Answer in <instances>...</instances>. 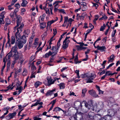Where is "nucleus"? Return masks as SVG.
Returning a JSON list of instances; mask_svg holds the SVG:
<instances>
[{
    "instance_id": "5",
    "label": "nucleus",
    "mask_w": 120,
    "mask_h": 120,
    "mask_svg": "<svg viewBox=\"0 0 120 120\" xmlns=\"http://www.w3.org/2000/svg\"><path fill=\"white\" fill-rule=\"evenodd\" d=\"M25 44L21 40L16 41L15 45L17 46V47L19 49H22L24 45Z\"/></svg>"
},
{
    "instance_id": "51",
    "label": "nucleus",
    "mask_w": 120,
    "mask_h": 120,
    "mask_svg": "<svg viewBox=\"0 0 120 120\" xmlns=\"http://www.w3.org/2000/svg\"><path fill=\"white\" fill-rule=\"evenodd\" d=\"M116 32V30H114L112 32L111 36L112 37H113L115 35V34Z\"/></svg>"
},
{
    "instance_id": "26",
    "label": "nucleus",
    "mask_w": 120,
    "mask_h": 120,
    "mask_svg": "<svg viewBox=\"0 0 120 120\" xmlns=\"http://www.w3.org/2000/svg\"><path fill=\"white\" fill-rule=\"evenodd\" d=\"M5 21L6 22L5 25L6 26H8L11 23L10 19L8 18H6L5 19Z\"/></svg>"
},
{
    "instance_id": "47",
    "label": "nucleus",
    "mask_w": 120,
    "mask_h": 120,
    "mask_svg": "<svg viewBox=\"0 0 120 120\" xmlns=\"http://www.w3.org/2000/svg\"><path fill=\"white\" fill-rule=\"evenodd\" d=\"M79 70H76L75 71V73H76L77 77L78 78H80V76L79 75Z\"/></svg>"
},
{
    "instance_id": "54",
    "label": "nucleus",
    "mask_w": 120,
    "mask_h": 120,
    "mask_svg": "<svg viewBox=\"0 0 120 120\" xmlns=\"http://www.w3.org/2000/svg\"><path fill=\"white\" fill-rule=\"evenodd\" d=\"M14 5H12V4L11 3V4L9 5L8 6V9L9 10H11L13 9L12 8H11L12 6Z\"/></svg>"
},
{
    "instance_id": "32",
    "label": "nucleus",
    "mask_w": 120,
    "mask_h": 120,
    "mask_svg": "<svg viewBox=\"0 0 120 120\" xmlns=\"http://www.w3.org/2000/svg\"><path fill=\"white\" fill-rule=\"evenodd\" d=\"M57 19L56 20H51L49 22H47V25L48 26H50L53 23V22H54L57 20L58 19V18L57 17H56Z\"/></svg>"
},
{
    "instance_id": "25",
    "label": "nucleus",
    "mask_w": 120,
    "mask_h": 120,
    "mask_svg": "<svg viewBox=\"0 0 120 120\" xmlns=\"http://www.w3.org/2000/svg\"><path fill=\"white\" fill-rule=\"evenodd\" d=\"M26 37L24 36L23 35L22 36V37L21 38L22 40L21 41H22V42L25 44L26 43Z\"/></svg>"
},
{
    "instance_id": "8",
    "label": "nucleus",
    "mask_w": 120,
    "mask_h": 120,
    "mask_svg": "<svg viewBox=\"0 0 120 120\" xmlns=\"http://www.w3.org/2000/svg\"><path fill=\"white\" fill-rule=\"evenodd\" d=\"M5 61L7 62L8 63L7 66V69L6 71H8L9 69L10 66V58H9V59L8 58V56H6L5 58Z\"/></svg>"
},
{
    "instance_id": "3",
    "label": "nucleus",
    "mask_w": 120,
    "mask_h": 120,
    "mask_svg": "<svg viewBox=\"0 0 120 120\" xmlns=\"http://www.w3.org/2000/svg\"><path fill=\"white\" fill-rule=\"evenodd\" d=\"M17 49L18 47L17 46H16V45H15L13 47L11 50L6 56H8V58L9 59V58H11L12 55L13 54V53H16Z\"/></svg>"
},
{
    "instance_id": "40",
    "label": "nucleus",
    "mask_w": 120,
    "mask_h": 120,
    "mask_svg": "<svg viewBox=\"0 0 120 120\" xmlns=\"http://www.w3.org/2000/svg\"><path fill=\"white\" fill-rule=\"evenodd\" d=\"M27 71L26 69V68H24L22 72V75H26L27 74Z\"/></svg>"
},
{
    "instance_id": "46",
    "label": "nucleus",
    "mask_w": 120,
    "mask_h": 120,
    "mask_svg": "<svg viewBox=\"0 0 120 120\" xmlns=\"http://www.w3.org/2000/svg\"><path fill=\"white\" fill-rule=\"evenodd\" d=\"M39 116H36L34 117V120H41V118H38Z\"/></svg>"
},
{
    "instance_id": "16",
    "label": "nucleus",
    "mask_w": 120,
    "mask_h": 120,
    "mask_svg": "<svg viewBox=\"0 0 120 120\" xmlns=\"http://www.w3.org/2000/svg\"><path fill=\"white\" fill-rule=\"evenodd\" d=\"M111 119V117L109 115H106L104 117L101 118V120H110Z\"/></svg>"
},
{
    "instance_id": "2",
    "label": "nucleus",
    "mask_w": 120,
    "mask_h": 120,
    "mask_svg": "<svg viewBox=\"0 0 120 120\" xmlns=\"http://www.w3.org/2000/svg\"><path fill=\"white\" fill-rule=\"evenodd\" d=\"M96 76V75L91 73L90 74H86L83 75H82L81 76V77L83 78L86 79L87 80L86 82L87 83H92L93 82L92 80Z\"/></svg>"
},
{
    "instance_id": "4",
    "label": "nucleus",
    "mask_w": 120,
    "mask_h": 120,
    "mask_svg": "<svg viewBox=\"0 0 120 120\" xmlns=\"http://www.w3.org/2000/svg\"><path fill=\"white\" fill-rule=\"evenodd\" d=\"M60 79V78H57L56 77H55L54 78V79H52L51 77H47V80L48 81V86H49L52 84H53L55 81L56 80H59Z\"/></svg>"
},
{
    "instance_id": "36",
    "label": "nucleus",
    "mask_w": 120,
    "mask_h": 120,
    "mask_svg": "<svg viewBox=\"0 0 120 120\" xmlns=\"http://www.w3.org/2000/svg\"><path fill=\"white\" fill-rule=\"evenodd\" d=\"M45 16H43V15H42V16H40V17L39 18V22L40 23L41 22V20L42 21H43L44 20V19L45 18Z\"/></svg>"
},
{
    "instance_id": "53",
    "label": "nucleus",
    "mask_w": 120,
    "mask_h": 120,
    "mask_svg": "<svg viewBox=\"0 0 120 120\" xmlns=\"http://www.w3.org/2000/svg\"><path fill=\"white\" fill-rule=\"evenodd\" d=\"M9 35L8 34V42L7 43V44H9V46H10V38H9Z\"/></svg>"
},
{
    "instance_id": "60",
    "label": "nucleus",
    "mask_w": 120,
    "mask_h": 120,
    "mask_svg": "<svg viewBox=\"0 0 120 120\" xmlns=\"http://www.w3.org/2000/svg\"><path fill=\"white\" fill-rule=\"evenodd\" d=\"M15 7H17V8H19L20 7V5L18 3H17L15 4Z\"/></svg>"
},
{
    "instance_id": "41",
    "label": "nucleus",
    "mask_w": 120,
    "mask_h": 120,
    "mask_svg": "<svg viewBox=\"0 0 120 120\" xmlns=\"http://www.w3.org/2000/svg\"><path fill=\"white\" fill-rule=\"evenodd\" d=\"M106 27V25L105 24H103V26H102L100 29V31H103L105 29Z\"/></svg>"
},
{
    "instance_id": "44",
    "label": "nucleus",
    "mask_w": 120,
    "mask_h": 120,
    "mask_svg": "<svg viewBox=\"0 0 120 120\" xmlns=\"http://www.w3.org/2000/svg\"><path fill=\"white\" fill-rule=\"evenodd\" d=\"M17 62L15 61H13L11 64V68L13 69L14 67V66L15 64Z\"/></svg>"
},
{
    "instance_id": "6",
    "label": "nucleus",
    "mask_w": 120,
    "mask_h": 120,
    "mask_svg": "<svg viewBox=\"0 0 120 120\" xmlns=\"http://www.w3.org/2000/svg\"><path fill=\"white\" fill-rule=\"evenodd\" d=\"M5 13V11H3L0 14V24H4V22L3 20V19L5 17L4 16Z\"/></svg>"
},
{
    "instance_id": "38",
    "label": "nucleus",
    "mask_w": 120,
    "mask_h": 120,
    "mask_svg": "<svg viewBox=\"0 0 120 120\" xmlns=\"http://www.w3.org/2000/svg\"><path fill=\"white\" fill-rule=\"evenodd\" d=\"M3 62L4 63V65L3 66L1 70V71H3L4 68L6 66V61L5 60V57L3 59Z\"/></svg>"
},
{
    "instance_id": "61",
    "label": "nucleus",
    "mask_w": 120,
    "mask_h": 120,
    "mask_svg": "<svg viewBox=\"0 0 120 120\" xmlns=\"http://www.w3.org/2000/svg\"><path fill=\"white\" fill-rule=\"evenodd\" d=\"M18 0H12L11 2L12 5H14L15 3Z\"/></svg>"
},
{
    "instance_id": "28",
    "label": "nucleus",
    "mask_w": 120,
    "mask_h": 120,
    "mask_svg": "<svg viewBox=\"0 0 120 120\" xmlns=\"http://www.w3.org/2000/svg\"><path fill=\"white\" fill-rule=\"evenodd\" d=\"M87 91V90L85 88L83 89L82 90V94L81 97H84L85 96V94Z\"/></svg>"
},
{
    "instance_id": "59",
    "label": "nucleus",
    "mask_w": 120,
    "mask_h": 120,
    "mask_svg": "<svg viewBox=\"0 0 120 120\" xmlns=\"http://www.w3.org/2000/svg\"><path fill=\"white\" fill-rule=\"evenodd\" d=\"M40 101L38 100L37 101V102L36 103H37V105L38 104L40 105H42L43 103L42 102H39Z\"/></svg>"
},
{
    "instance_id": "23",
    "label": "nucleus",
    "mask_w": 120,
    "mask_h": 120,
    "mask_svg": "<svg viewBox=\"0 0 120 120\" xmlns=\"http://www.w3.org/2000/svg\"><path fill=\"white\" fill-rule=\"evenodd\" d=\"M60 110H61L63 112H64V111L58 107H56L55 108L53 109V111L57 112V111H59Z\"/></svg>"
},
{
    "instance_id": "19",
    "label": "nucleus",
    "mask_w": 120,
    "mask_h": 120,
    "mask_svg": "<svg viewBox=\"0 0 120 120\" xmlns=\"http://www.w3.org/2000/svg\"><path fill=\"white\" fill-rule=\"evenodd\" d=\"M115 57V56L113 55H112L110 57V59L108 61V63H109L110 62H112Z\"/></svg>"
},
{
    "instance_id": "62",
    "label": "nucleus",
    "mask_w": 120,
    "mask_h": 120,
    "mask_svg": "<svg viewBox=\"0 0 120 120\" xmlns=\"http://www.w3.org/2000/svg\"><path fill=\"white\" fill-rule=\"evenodd\" d=\"M14 12L11 13L10 14L11 17L12 18H13L14 16Z\"/></svg>"
},
{
    "instance_id": "37",
    "label": "nucleus",
    "mask_w": 120,
    "mask_h": 120,
    "mask_svg": "<svg viewBox=\"0 0 120 120\" xmlns=\"http://www.w3.org/2000/svg\"><path fill=\"white\" fill-rule=\"evenodd\" d=\"M34 61H33L32 63L31 64V68L32 70L33 71H34L36 69V67H35L34 65Z\"/></svg>"
},
{
    "instance_id": "17",
    "label": "nucleus",
    "mask_w": 120,
    "mask_h": 120,
    "mask_svg": "<svg viewBox=\"0 0 120 120\" xmlns=\"http://www.w3.org/2000/svg\"><path fill=\"white\" fill-rule=\"evenodd\" d=\"M94 115V113L92 112H89L88 115V117H89V119H93Z\"/></svg>"
},
{
    "instance_id": "7",
    "label": "nucleus",
    "mask_w": 120,
    "mask_h": 120,
    "mask_svg": "<svg viewBox=\"0 0 120 120\" xmlns=\"http://www.w3.org/2000/svg\"><path fill=\"white\" fill-rule=\"evenodd\" d=\"M22 18L20 16H18L17 18V25L15 26H16V28H18L17 27L19 26L20 25H21L22 24H23L22 23L21 24H20L21 23V22Z\"/></svg>"
},
{
    "instance_id": "22",
    "label": "nucleus",
    "mask_w": 120,
    "mask_h": 120,
    "mask_svg": "<svg viewBox=\"0 0 120 120\" xmlns=\"http://www.w3.org/2000/svg\"><path fill=\"white\" fill-rule=\"evenodd\" d=\"M30 33V30L28 29L25 30L24 32V35L25 36L27 37Z\"/></svg>"
},
{
    "instance_id": "29",
    "label": "nucleus",
    "mask_w": 120,
    "mask_h": 120,
    "mask_svg": "<svg viewBox=\"0 0 120 120\" xmlns=\"http://www.w3.org/2000/svg\"><path fill=\"white\" fill-rule=\"evenodd\" d=\"M27 3V2L26 0H22V3L21 4V6L23 7L26 6Z\"/></svg>"
},
{
    "instance_id": "1",
    "label": "nucleus",
    "mask_w": 120,
    "mask_h": 120,
    "mask_svg": "<svg viewBox=\"0 0 120 120\" xmlns=\"http://www.w3.org/2000/svg\"><path fill=\"white\" fill-rule=\"evenodd\" d=\"M24 26V24L22 23L19 27L16 28V26H15L14 28L13 32H15V36L16 41L19 40V39L21 38L20 33L22 30Z\"/></svg>"
},
{
    "instance_id": "55",
    "label": "nucleus",
    "mask_w": 120,
    "mask_h": 120,
    "mask_svg": "<svg viewBox=\"0 0 120 120\" xmlns=\"http://www.w3.org/2000/svg\"><path fill=\"white\" fill-rule=\"evenodd\" d=\"M59 11L63 14H66V13L65 12L64 10V9H60L59 10Z\"/></svg>"
},
{
    "instance_id": "13",
    "label": "nucleus",
    "mask_w": 120,
    "mask_h": 120,
    "mask_svg": "<svg viewBox=\"0 0 120 120\" xmlns=\"http://www.w3.org/2000/svg\"><path fill=\"white\" fill-rule=\"evenodd\" d=\"M97 50H99L101 52L105 51L106 49V48L105 46H100L99 45H98L97 46Z\"/></svg>"
},
{
    "instance_id": "33",
    "label": "nucleus",
    "mask_w": 120,
    "mask_h": 120,
    "mask_svg": "<svg viewBox=\"0 0 120 120\" xmlns=\"http://www.w3.org/2000/svg\"><path fill=\"white\" fill-rule=\"evenodd\" d=\"M40 23V28L41 29H43L44 28H45L46 26V23Z\"/></svg>"
},
{
    "instance_id": "10",
    "label": "nucleus",
    "mask_w": 120,
    "mask_h": 120,
    "mask_svg": "<svg viewBox=\"0 0 120 120\" xmlns=\"http://www.w3.org/2000/svg\"><path fill=\"white\" fill-rule=\"evenodd\" d=\"M75 118V119L76 120H82V115L80 114H76L74 116V117H72V118Z\"/></svg>"
},
{
    "instance_id": "39",
    "label": "nucleus",
    "mask_w": 120,
    "mask_h": 120,
    "mask_svg": "<svg viewBox=\"0 0 120 120\" xmlns=\"http://www.w3.org/2000/svg\"><path fill=\"white\" fill-rule=\"evenodd\" d=\"M44 10L45 11V12L48 15H49L50 14L49 10V8H44Z\"/></svg>"
},
{
    "instance_id": "42",
    "label": "nucleus",
    "mask_w": 120,
    "mask_h": 120,
    "mask_svg": "<svg viewBox=\"0 0 120 120\" xmlns=\"http://www.w3.org/2000/svg\"><path fill=\"white\" fill-rule=\"evenodd\" d=\"M111 72L110 71H106V72L105 74V75H104L103 76H102L101 78V79H104L105 77L108 74L109 72Z\"/></svg>"
},
{
    "instance_id": "49",
    "label": "nucleus",
    "mask_w": 120,
    "mask_h": 120,
    "mask_svg": "<svg viewBox=\"0 0 120 120\" xmlns=\"http://www.w3.org/2000/svg\"><path fill=\"white\" fill-rule=\"evenodd\" d=\"M107 19V16L105 15L103 16L102 17L99 19V20H103L104 19Z\"/></svg>"
},
{
    "instance_id": "35",
    "label": "nucleus",
    "mask_w": 120,
    "mask_h": 120,
    "mask_svg": "<svg viewBox=\"0 0 120 120\" xmlns=\"http://www.w3.org/2000/svg\"><path fill=\"white\" fill-rule=\"evenodd\" d=\"M100 116L98 114L94 116L93 119L95 120H98L99 119H100Z\"/></svg>"
},
{
    "instance_id": "50",
    "label": "nucleus",
    "mask_w": 120,
    "mask_h": 120,
    "mask_svg": "<svg viewBox=\"0 0 120 120\" xmlns=\"http://www.w3.org/2000/svg\"><path fill=\"white\" fill-rule=\"evenodd\" d=\"M64 24H65L66 23H67V22L68 19V16H65L64 17Z\"/></svg>"
},
{
    "instance_id": "27",
    "label": "nucleus",
    "mask_w": 120,
    "mask_h": 120,
    "mask_svg": "<svg viewBox=\"0 0 120 120\" xmlns=\"http://www.w3.org/2000/svg\"><path fill=\"white\" fill-rule=\"evenodd\" d=\"M53 54V53L51 51H49V52L46 53L45 56V58H48L49 56L52 55Z\"/></svg>"
},
{
    "instance_id": "12",
    "label": "nucleus",
    "mask_w": 120,
    "mask_h": 120,
    "mask_svg": "<svg viewBox=\"0 0 120 120\" xmlns=\"http://www.w3.org/2000/svg\"><path fill=\"white\" fill-rule=\"evenodd\" d=\"M16 113L15 112L12 113H10L8 114V116H6L7 118L8 119H12L16 115Z\"/></svg>"
},
{
    "instance_id": "18",
    "label": "nucleus",
    "mask_w": 120,
    "mask_h": 120,
    "mask_svg": "<svg viewBox=\"0 0 120 120\" xmlns=\"http://www.w3.org/2000/svg\"><path fill=\"white\" fill-rule=\"evenodd\" d=\"M108 113L109 114L108 115H109V116L110 117L113 116L114 114V112L113 110L112 109H110L108 110Z\"/></svg>"
},
{
    "instance_id": "45",
    "label": "nucleus",
    "mask_w": 120,
    "mask_h": 120,
    "mask_svg": "<svg viewBox=\"0 0 120 120\" xmlns=\"http://www.w3.org/2000/svg\"><path fill=\"white\" fill-rule=\"evenodd\" d=\"M87 9V7L86 5H83L82 9V10L83 11H85Z\"/></svg>"
},
{
    "instance_id": "34",
    "label": "nucleus",
    "mask_w": 120,
    "mask_h": 120,
    "mask_svg": "<svg viewBox=\"0 0 120 120\" xmlns=\"http://www.w3.org/2000/svg\"><path fill=\"white\" fill-rule=\"evenodd\" d=\"M42 83L41 82H40L38 81H37L34 84V86L36 88L38 87L39 85H41Z\"/></svg>"
},
{
    "instance_id": "20",
    "label": "nucleus",
    "mask_w": 120,
    "mask_h": 120,
    "mask_svg": "<svg viewBox=\"0 0 120 120\" xmlns=\"http://www.w3.org/2000/svg\"><path fill=\"white\" fill-rule=\"evenodd\" d=\"M55 89H53V90L48 91L46 93V96H48L49 95H51L53 94V92L55 91Z\"/></svg>"
},
{
    "instance_id": "64",
    "label": "nucleus",
    "mask_w": 120,
    "mask_h": 120,
    "mask_svg": "<svg viewBox=\"0 0 120 120\" xmlns=\"http://www.w3.org/2000/svg\"><path fill=\"white\" fill-rule=\"evenodd\" d=\"M53 30L54 31L53 34L54 35V36L57 33V31L56 29L54 30L53 29Z\"/></svg>"
},
{
    "instance_id": "43",
    "label": "nucleus",
    "mask_w": 120,
    "mask_h": 120,
    "mask_svg": "<svg viewBox=\"0 0 120 120\" xmlns=\"http://www.w3.org/2000/svg\"><path fill=\"white\" fill-rule=\"evenodd\" d=\"M82 45H80V46H76V47L78 50H81L83 49L82 47Z\"/></svg>"
},
{
    "instance_id": "58",
    "label": "nucleus",
    "mask_w": 120,
    "mask_h": 120,
    "mask_svg": "<svg viewBox=\"0 0 120 120\" xmlns=\"http://www.w3.org/2000/svg\"><path fill=\"white\" fill-rule=\"evenodd\" d=\"M93 6L95 7L96 9H97V8L98 6V5L97 4L95 3H93Z\"/></svg>"
},
{
    "instance_id": "21",
    "label": "nucleus",
    "mask_w": 120,
    "mask_h": 120,
    "mask_svg": "<svg viewBox=\"0 0 120 120\" xmlns=\"http://www.w3.org/2000/svg\"><path fill=\"white\" fill-rule=\"evenodd\" d=\"M98 108L100 109H102L103 107V103L102 102H99L98 103Z\"/></svg>"
},
{
    "instance_id": "30",
    "label": "nucleus",
    "mask_w": 120,
    "mask_h": 120,
    "mask_svg": "<svg viewBox=\"0 0 120 120\" xmlns=\"http://www.w3.org/2000/svg\"><path fill=\"white\" fill-rule=\"evenodd\" d=\"M15 37L14 36H12L11 38V44H13L15 43Z\"/></svg>"
},
{
    "instance_id": "56",
    "label": "nucleus",
    "mask_w": 120,
    "mask_h": 120,
    "mask_svg": "<svg viewBox=\"0 0 120 120\" xmlns=\"http://www.w3.org/2000/svg\"><path fill=\"white\" fill-rule=\"evenodd\" d=\"M114 63H112L110 64L109 66H108L106 68V69H109L110 67H112L113 65L114 64Z\"/></svg>"
},
{
    "instance_id": "52",
    "label": "nucleus",
    "mask_w": 120,
    "mask_h": 120,
    "mask_svg": "<svg viewBox=\"0 0 120 120\" xmlns=\"http://www.w3.org/2000/svg\"><path fill=\"white\" fill-rule=\"evenodd\" d=\"M56 101V99H55L54 100H53V101H51L50 103L49 104H52V105H53L54 106V104L55 103Z\"/></svg>"
},
{
    "instance_id": "48",
    "label": "nucleus",
    "mask_w": 120,
    "mask_h": 120,
    "mask_svg": "<svg viewBox=\"0 0 120 120\" xmlns=\"http://www.w3.org/2000/svg\"><path fill=\"white\" fill-rule=\"evenodd\" d=\"M35 55H33L30 57V61L31 62L35 58Z\"/></svg>"
},
{
    "instance_id": "31",
    "label": "nucleus",
    "mask_w": 120,
    "mask_h": 120,
    "mask_svg": "<svg viewBox=\"0 0 120 120\" xmlns=\"http://www.w3.org/2000/svg\"><path fill=\"white\" fill-rule=\"evenodd\" d=\"M60 89H63L65 87V84L64 83H61L58 85Z\"/></svg>"
},
{
    "instance_id": "24",
    "label": "nucleus",
    "mask_w": 120,
    "mask_h": 120,
    "mask_svg": "<svg viewBox=\"0 0 120 120\" xmlns=\"http://www.w3.org/2000/svg\"><path fill=\"white\" fill-rule=\"evenodd\" d=\"M57 47L56 46L52 47V48L51 49V50L52 51L53 53H56L58 52V50L57 49Z\"/></svg>"
},
{
    "instance_id": "57",
    "label": "nucleus",
    "mask_w": 120,
    "mask_h": 120,
    "mask_svg": "<svg viewBox=\"0 0 120 120\" xmlns=\"http://www.w3.org/2000/svg\"><path fill=\"white\" fill-rule=\"evenodd\" d=\"M19 11V8H16L15 9L14 13L15 15L16 14V13Z\"/></svg>"
},
{
    "instance_id": "11",
    "label": "nucleus",
    "mask_w": 120,
    "mask_h": 120,
    "mask_svg": "<svg viewBox=\"0 0 120 120\" xmlns=\"http://www.w3.org/2000/svg\"><path fill=\"white\" fill-rule=\"evenodd\" d=\"M70 40H68L67 41H64L63 42V44L62 47L64 49H66L68 46V43L70 42Z\"/></svg>"
},
{
    "instance_id": "15",
    "label": "nucleus",
    "mask_w": 120,
    "mask_h": 120,
    "mask_svg": "<svg viewBox=\"0 0 120 120\" xmlns=\"http://www.w3.org/2000/svg\"><path fill=\"white\" fill-rule=\"evenodd\" d=\"M82 102L84 103L85 107L88 109L89 110L92 109V107L90 105H88V103L86 102L85 101H83Z\"/></svg>"
},
{
    "instance_id": "63",
    "label": "nucleus",
    "mask_w": 120,
    "mask_h": 120,
    "mask_svg": "<svg viewBox=\"0 0 120 120\" xmlns=\"http://www.w3.org/2000/svg\"><path fill=\"white\" fill-rule=\"evenodd\" d=\"M78 57H75V59L74 61L75 62V63L76 64H77L78 63V62H77V61H78Z\"/></svg>"
},
{
    "instance_id": "14",
    "label": "nucleus",
    "mask_w": 120,
    "mask_h": 120,
    "mask_svg": "<svg viewBox=\"0 0 120 120\" xmlns=\"http://www.w3.org/2000/svg\"><path fill=\"white\" fill-rule=\"evenodd\" d=\"M19 57V54L18 53H14L13 56V59H14L13 61H15L17 62V60H18Z\"/></svg>"
},
{
    "instance_id": "9",
    "label": "nucleus",
    "mask_w": 120,
    "mask_h": 120,
    "mask_svg": "<svg viewBox=\"0 0 120 120\" xmlns=\"http://www.w3.org/2000/svg\"><path fill=\"white\" fill-rule=\"evenodd\" d=\"M89 93L90 95L94 97L95 98H98L99 97V96L97 94L95 91L93 90L89 91Z\"/></svg>"
}]
</instances>
